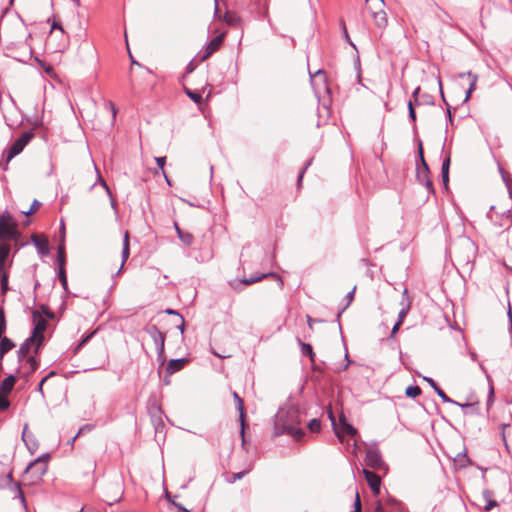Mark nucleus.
Returning a JSON list of instances; mask_svg holds the SVG:
<instances>
[{
	"label": "nucleus",
	"mask_w": 512,
	"mask_h": 512,
	"mask_svg": "<svg viewBox=\"0 0 512 512\" xmlns=\"http://www.w3.org/2000/svg\"><path fill=\"white\" fill-rule=\"evenodd\" d=\"M301 345V352L303 355L308 356L311 362L315 361V353L313 352L312 346L310 344L299 341Z\"/></svg>",
	"instance_id": "28"
},
{
	"label": "nucleus",
	"mask_w": 512,
	"mask_h": 512,
	"mask_svg": "<svg viewBox=\"0 0 512 512\" xmlns=\"http://www.w3.org/2000/svg\"><path fill=\"white\" fill-rule=\"evenodd\" d=\"M47 467V458H38L27 467L26 473L31 475L33 481H38L46 473Z\"/></svg>",
	"instance_id": "7"
},
{
	"label": "nucleus",
	"mask_w": 512,
	"mask_h": 512,
	"mask_svg": "<svg viewBox=\"0 0 512 512\" xmlns=\"http://www.w3.org/2000/svg\"><path fill=\"white\" fill-rule=\"evenodd\" d=\"M435 392L444 402L458 404L457 402L450 399L440 387H435Z\"/></svg>",
	"instance_id": "34"
},
{
	"label": "nucleus",
	"mask_w": 512,
	"mask_h": 512,
	"mask_svg": "<svg viewBox=\"0 0 512 512\" xmlns=\"http://www.w3.org/2000/svg\"><path fill=\"white\" fill-rule=\"evenodd\" d=\"M300 424L299 411L294 408L281 412L277 417V426L282 428V433L291 435L296 441H301L305 435Z\"/></svg>",
	"instance_id": "1"
},
{
	"label": "nucleus",
	"mask_w": 512,
	"mask_h": 512,
	"mask_svg": "<svg viewBox=\"0 0 512 512\" xmlns=\"http://www.w3.org/2000/svg\"><path fill=\"white\" fill-rule=\"evenodd\" d=\"M153 338L156 345L158 346L159 356L162 357L164 353L165 336L163 333L158 331L156 327H153Z\"/></svg>",
	"instance_id": "25"
},
{
	"label": "nucleus",
	"mask_w": 512,
	"mask_h": 512,
	"mask_svg": "<svg viewBox=\"0 0 512 512\" xmlns=\"http://www.w3.org/2000/svg\"><path fill=\"white\" fill-rule=\"evenodd\" d=\"M122 495H123V488H122V484L120 482L116 483L114 490H107L105 492V498L109 504H113V503L120 501L122 498Z\"/></svg>",
	"instance_id": "16"
},
{
	"label": "nucleus",
	"mask_w": 512,
	"mask_h": 512,
	"mask_svg": "<svg viewBox=\"0 0 512 512\" xmlns=\"http://www.w3.org/2000/svg\"><path fill=\"white\" fill-rule=\"evenodd\" d=\"M449 165H450V158H446L442 164V179L444 184L446 185L449 179Z\"/></svg>",
	"instance_id": "29"
},
{
	"label": "nucleus",
	"mask_w": 512,
	"mask_h": 512,
	"mask_svg": "<svg viewBox=\"0 0 512 512\" xmlns=\"http://www.w3.org/2000/svg\"><path fill=\"white\" fill-rule=\"evenodd\" d=\"M419 154H420V158H421V162L423 164V168H424V171H428V166L424 160V156H423V147H422V144L420 143L419 144Z\"/></svg>",
	"instance_id": "43"
},
{
	"label": "nucleus",
	"mask_w": 512,
	"mask_h": 512,
	"mask_svg": "<svg viewBox=\"0 0 512 512\" xmlns=\"http://www.w3.org/2000/svg\"><path fill=\"white\" fill-rule=\"evenodd\" d=\"M56 375V372L55 371H51L46 377H44L39 385H38V391L43 395V385L44 383L48 380V378L52 377V376H55Z\"/></svg>",
	"instance_id": "37"
},
{
	"label": "nucleus",
	"mask_w": 512,
	"mask_h": 512,
	"mask_svg": "<svg viewBox=\"0 0 512 512\" xmlns=\"http://www.w3.org/2000/svg\"><path fill=\"white\" fill-rule=\"evenodd\" d=\"M365 464H366V466H368L369 468H372L374 470H378V471H386L387 470V466H386L385 462L383 461L380 452L373 448L367 449L366 455H365Z\"/></svg>",
	"instance_id": "6"
},
{
	"label": "nucleus",
	"mask_w": 512,
	"mask_h": 512,
	"mask_svg": "<svg viewBox=\"0 0 512 512\" xmlns=\"http://www.w3.org/2000/svg\"><path fill=\"white\" fill-rule=\"evenodd\" d=\"M251 467L247 468L246 470H243L241 472H238V473H230L228 474L227 476V482L228 483H234L240 479H242L245 475H247L250 471H251Z\"/></svg>",
	"instance_id": "27"
},
{
	"label": "nucleus",
	"mask_w": 512,
	"mask_h": 512,
	"mask_svg": "<svg viewBox=\"0 0 512 512\" xmlns=\"http://www.w3.org/2000/svg\"><path fill=\"white\" fill-rule=\"evenodd\" d=\"M175 229H176V232L181 240V242L186 245V246H190L192 245L193 241H194V236L192 235V233L188 232V231H184L182 230L177 223H175Z\"/></svg>",
	"instance_id": "20"
},
{
	"label": "nucleus",
	"mask_w": 512,
	"mask_h": 512,
	"mask_svg": "<svg viewBox=\"0 0 512 512\" xmlns=\"http://www.w3.org/2000/svg\"><path fill=\"white\" fill-rule=\"evenodd\" d=\"M1 273V290L2 293L5 294L9 287H8V272L6 270L0 271Z\"/></svg>",
	"instance_id": "31"
},
{
	"label": "nucleus",
	"mask_w": 512,
	"mask_h": 512,
	"mask_svg": "<svg viewBox=\"0 0 512 512\" xmlns=\"http://www.w3.org/2000/svg\"><path fill=\"white\" fill-rule=\"evenodd\" d=\"M225 36L226 31L215 36L206 46L204 54L200 57V61H206L212 54L217 52L221 48Z\"/></svg>",
	"instance_id": "9"
},
{
	"label": "nucleus",
	"mask_w": 512,
	"mask_h": 512,
	"mask_svg": "<svg viewBox=\"0 0 512 512\" xmlns=\"http://www.w3.org/2000/svg\"><path fill=\"white\" fill-rule=\"evenodd\" d=\"M355 290H356V286H354V287L352 288L351 292L349 293V296H348V298H349V303H350V302H352V300H353Z\"/></svg>",
	"instance_id": "53"
},
{
	"label": "nucleus",
	"mask_w": 512,
	"mask_h": 512,
	"mask_svg": "<svg viewBox=\"0 0 512 512\" xmlns=\"http://www.w3.org/2000/svg\"><path fill=\"white\" fill-rule=\"evenodd\" d=\"M169 314H174L175 312L173 310H167Z\"/></svg>",
	"instance_id": "57"
},
{
	"label": "nucleus",
	"mask_w": 512,
	"mask_h": 512,
	"mask_svg": "<svg viewBox=\"0 0 512 512\" xmlns=\"http://www.w3.org/2000/svg\"><path fill=\"white\" fill-rule=\"evenodd\" d=\"M308 428L311 432L313 433H317L320 431L321 429V423L318 419H312L309 423H308Z\"/></svg>",
	"instance_id": "33"
},
{
	"label": "nucleus",
	"mask_w": 512,
	"mask_h": 512,
	"mask_svg": "<svg viewBox=\"0 0 512 512\" xmlns=\"http://www.w3.org/2000/svg\"><path fill=\"white\" fill-rule=\"evenodd\" d=\"M41 311L49 318H53L54 314L49 310V308L45 305L41 306Z\"/></svg>",
	"instance_id": "46"
},
{
	"label": "nucleus",
	"mask_w": 512,
	"mask_h": 512,
	"mask_svg": "<svg viewBox=\"0 0 512 512\" xmlns=\"http://www.w3.org/2000/svg\"><path fill=\"white\" fill-rule=\"evenodd\" d=\"M425 380L430 384V386L435 390V387H439L436 382L431 378H425Z\"/></svg>",
	"instance_id": "51"
},
{
	"label": "nucleus",
	"mask_w": 512,
	"mask_h": 512,
	"mask_svg": "<svg viewBox=\"0 0 512 512\" xmlns=\"http://www.w3.org/2000/svg\"><path fill=\"white\" fill-rule=\"evenodd\" d=\"M422 393L419 386H408L405 390V394L410 398H416Z\"/></svg>",
	"instance_id": "30"
},
{
	"label": "nucleus",
	"mask_w": 512,
	"mask_h": 512,
	"mask_svg": "<svg viewBox=\"0 0 512 512\" xmlns=\"http://www.w3.org/2000/svg\"><path fill=\"white\" fill-rule=\"evenodd\" d=\"M41 346H38V340L33 339L30 336L25 343H23L18 351L20 359H27L29 356H33L31 353L37 354Z\"/></svg>",
	"instance_id": "10"
},
{
	"label": "nucleus",
	"mask_w": 512,
	"mask_h": 512,
	"mask_svg": "<svg viewBox=\"0 0 512 512\" xmlns=\"http://www.w3.org/2000/svg\"><path fill=\"white\" fill-rule=\"evenodd\" d=\"M33 322L35 324L32 331V340H38V346H42L44 342V331L47 329L48 322L44 319L39 311H33Z\"/></svg>",
	"instance_id": "5"
},
{
	"label": "nucleus",
	"mask_w": 512,
	"mask_h": 512,
	"mask_svg": "<svg viewBox=\"0 0 512 512\" xmlns=\"http://www.w3.org/2000/svg\"><path fill=\"white\" fill-rule=\"evenodd\" d=\"M329 417H330V419L334 422V417H333L332 412H330V413H329Z\"/></svg>",
	"instance_id": "56"
},
{
	"label": "nucleus",
	"mask_w": 512,
	"mask_h": 512,
	"mask_svg": "<svg viewBox=\"0 0 512 512\" xmlns=\"http://www.w3.org/2000/svg\"><path fill=\"white\" fill-rule=\"evenodd\" d=\"M366 5L375 24L379 28L385 27L387 25V15L384 11L383 0H366Z\"/></svg>",
	"instance_id": "2"
},
{
	"label": "nucleus",
	"mask_w": 512,
	"mask_h": 512,
	"mask_svg": "<svg viewBox=\"0 0 512 512\" xmlns=\"http://www.w3.org/2000/svg\"><path fill=\"white\" fill-rule=\"evenodd\" d=\"M339 426L335 427V433L340 441H343L345 436H354L357 431L356 429L346 422L344 417H340Z\"/></svg>",
	"instance_id": "12"
},
{
	"label": "nucleus",
	"mask_w": 512,
	"mask_h": 512,
	"mask_svg": "<svg viewBox=\"0 0 512 512\" xmlns=\"http://www.w3.org/2000/svg\"><path fill=\"white\" fill-rule=\"evenodd\" d=\"M186 94L197 104H201L202 96L199 92L191 91L189 89H185Z\"/></svg>",
	"instance_id": "32"
},
{
	"label": "nucleus",
	"mask_w": 512,
	"mask_h": 512,
	"mask_svg": "<svg viewBox=\"0 0 512 512\" xmlns=\"http://www.w3.org/2000/svg\"><path fill=\"white\" fill-rule=\"evenodd\" d=\"M10 254V245L8 243L0 244V271L6 270L5 264Z\"/></svg>",
	"instance_id": "24"
},
{
	"label": "nucleus",
	"mask_w": 512,
	"mask_h": 512,
	"mask_svg": "<svg viewBox=\"0 0 512 512\" xmlns=\"http://www.w3.org/2000/svg\"><path fill=\"white\" fill-rule=\"evenodd\" d=\"M408 108H409V115H410L411 119H412L413 121H415V119H416V114H415V110H414V107H413V104H412V102H411V101L408 103Z\"/></svg>",
	"instance_id": "44"
},
{
	"label": "nucleus",
	"mask_w": 512,
	"mask_h": 512,
	"mask_svg": "<svg viewBox=\"0 0 512 512\" xmlns=\"http://www.w3.org/2000/svg\"><path fill=\"white\" fill-rule=\"evenodd\" d=\"M402 325L401 321H397L396 324L393 326L391 331V337L393 338L395 334L398 332L400 326Z\"/></svg>",
	"instance_id": "48"
},
{
	"label": "nucleus",
	"mask_w": 512,
	"mask_h": 512,
	"mask_svg": "<svg viewBox=\"0 0 512 512\" xmlns=\"http://www.w3.org/2000/svg\"><path fill=\"white\" fill-rule=\"evenodd\" d=\"M59 279L61 281L63 288L66 289L67 288V277H66V273L64 270V266H62V265H60Z\"/></svg>",
	"instance_id": "36"
},
{
	"label": "nucleus",
	"mask_w": 512,
	"mask_h": 512,
	"mask_svg": "<svg viewBox=\"0 0 512 512\" xmlns=\"http://www.w3.org/2000/svg\"><path fill=\"white\" fill-rule=\"evenodd\" d=\"M354 512H361V500L359 493L356 492L355 502H354Z\"/></svg>",
	"instance_id": "40"
},
{
	"label": "nucleus",
	"mask_w": 512,
	"mask_h": 512,
	"mask_svg": "<svg viewBox=\"0 0 512 512\" xmlns=\"http://www.w3.org/2000/svg\"><path fill=\"white\" fill-rule=\"evenodd\" d=\"M495 505H496V502L491 500V501H489V502L485 505V509H486V510H490V509H492Z\"/></svg>",
	"instance_id": "52"
},
{
	"label": "nucleus",
	"mask_w": 512,
	"mask_h": 512,
	"mask_svg": "<svg viewBox=\"0 0 512 512\" xmlns=\"http://www.w3.org/2000/svg\"><path fill=\"white\" fill-rule=\"evenodd\" d=\"M15 382H16L15 376H13V375L8 376L7 378H5L2 381V383L0 385V392L4 395L9 394L12 391Z\"/></svg>",
	"instance_id": "22"
},
{
	"label": "nucleus",
	"mask_w": 512,
	"mask_h": 512,
	"mask_svg": "<svg viewBox=\"0 0 512 512\" xmlns=\"http://www.w3.org/2000/svg\"><path fill=\"white\" fill-rule=\"evenodd\" d=\"M460 78L463 81L467 82L468 85H469V87L465 91V101H467L470 98V95H471L472 91L476 87L477 76L476 75H472L471 73H467V74H461Z\"/></svg>",
	"instance_id": "17"
},
{
	"label": "nucleus",
	"mask_w": 512,
	"mask_h": 512,
	"mask_svg": "<svg viewBox=\"0 0 512 512\" xmlns=\"http://www.w3.org/2000/svg\"><path fill=\"white\" fill-rule=\"evenodd\" d=\"M39 207H40V203L35 200L31 206V208L28 211H24V213L26 215H30V214L34 213L35 211H37L39 209Z\"/></svg>",
	"instance_id": "42"
},
{
	"label": "nucleus",
	"mask_w": 512,
	"mask_h": 512,
	"mask_svg": "<svg viewBox=\"0 0 512 512\" xmlns=\"http://www.w3.org/2000/svg\"><path fill=\"white\" fill-rule=\"evenodd\" d=\"M125 39L127 40V33H124ZM126 44L128 45V42L126 41Z\"/></svg>",
	"instance_id": "58"
},
{
	"label": "nucleus",
	"mask_w": 512,
	"mask_h": 512,
	"mask_svg": "<svg viewBox=\"0 0 512 512\" xmlns=\"http://www.w3.org/2000/svg\"><path fill=\"white\" fill-rule=\"evenodd\" d=\"M438 11H439V17L445 22V23H449V21L451 20V17L449 14H447L443 9H441L440 7H437Z\"/></svg>",
	"instance_id": "39"
},
{
	"label": "nucleus",
	"mask_w": 512,
	"mask_h": 512,
	"mask_svg": "<svg viewBox=\"0 0 512 512\" xmlns=\"http://www.w3.org/2000/svg\"><path fill=\"white\" fill-rule=\"evenodd\" d=\"M187 363L186 359H172L168 362L166 371L169 375L174 374L177 371H180L185 364Z\"/></svg>",
	"instance_id": "19"
},
{
	"label": "nucleus",
	"mask_w": 512,
	"mask_h": 512,
	"mask_svg": "<svg viewBox=\"0 0 512 512\" xmlns=\"http://www.w3.org/2000/svg\"><path fill=\"white\" fill-rule=\"evenodd\" d=\"M266 276H267L266 274H262L261 276H258V277H253V278H250V279H243L242 282L244 284H246V285H249V284H253V283H256V282L262 280Z\"/></svg>",
	"instance_id": "38"
},
{
	"label": "nucleus",
	"mask_w": 512,
	"mask_h": 512,
	"mask_svg": "<svg viewBox=\"0 0 512 512\" xmlns=\"http://www.w3.org/2000/svg\"><path fill=\"white\" fill-rule=\"evenodd\" d=\"M60 265L64 266V247L60 246L58 250Z\"/></svg>",
	"instance_id": "45"
},
{
	"label": "nucleus",
	"mask_w": 512,
	"mask_h": 512,
	"mask_svg": "<svg viewBox=\"0 0 512 512\" xmlns=\"http://www.w3.org/2000/svg\"><path fill=\"white\" fill-rule=\"evenodd\" d=\"M55 29H58L61 33H64V30H63V27L61 26V24L56 21H53L52 26H51V31L55 30Z\"/></svg>",
	"instance_id": "49"
},
{
	"label": "nucleus",
	"mask_w": 512,
	"mask_h": 512,
	"mask_svg": "<svg viewBox=\"0 0 512 512\" xmlns=\"http://www.w3.org/2000/svg\"><path fill=\"white\" fill-rule=\"evenodd\" d=\"M233 398L236 402V405H237V409L239 411V418H240V425H241V437H242V446L244 447L245 446V437H244V434H245V427H246V421H245V410H244V401L243 399L236 393V392H233Z\"/></svg>",
	"instance_id": "13"
},
{
	"label": "nucleus",
	"mask_w": 512,
	"mask_h": 512,
	"mask_svg": "<svg viewBox=\"0 0 512 512\" xmlns=\"http://www.w3.org/2000/svg\"><path fill=\"white\" fill-rule=\"evenodd\" d=\"M418 90H419V88H417V89L415 90L414 95H416V94L418 93Z\"/></svg>",
	"instance_id": "59"
},
{
	"label": "nucleus",
	"mask_w": 512,
	"mask_h": 512,
	"mask_svg": "<svg viewBox=\"0 0 512 512\" xmlns=\"http://www.w3.org/2000/svg\"><path fill=\"white\" fill-rule=\"evenodd\" d=\"M214 13L215 17H218L229 26H237L240 23L239 16L234 12L227 11L223 16H220L217 0H214Z\"/></svg>",
	"instance_id": "15"
},
{
	"label": "nucleus",
	"mask_w": 512,
	"mask_h": 512,
	"mask_svg": "<svg viewBox=\"0 0 512 512\" xmlns=\"http://www.w3.org/2000/svg\"><path fill=\"white\" fill-rule=\"evenodd\" d=\"M8 406H9V401L4 397V394H2L0 392V409L4 410V409L8 408Z\"/></svg>",
	"instance_id": "41"
},
{
	"label": "nucleus",
	"mask_w": 512,
	"mask_h": 512,
	"mask_svg": "<svg viewBox=\"0 0 512 512\" xmlns=\"http://www.w3.org/2000/svg\"><path fill=\"white\" fill-rule=\"evenodd\" d=\"M155 161L158 165V167L162 170L163 172V175L165 176V179L167 181L168 184H170V181L167 177V175L165 174V171H164V166H165V163H166V157H157L155 158Z\"/></svg>",
	"instance_id": "35"
},
{
	"label": "nucleus",
	"mask_w": 512,
	"mask_h": 512,
	"mask_svg": "<svg viewBox=\"0 0 512 512\" xmlns=\"http://www.w3.org/2000/svg\"><path fill=\"white\" fill-rule=\"evenodd\" d=\"M130 255V241H129V232L126 231L123 239V249H122V264L120 267V271L123 269V266Z\"/></svg>",
	"instance_id": "23"
},
{
	"label": "nucleus",
	"mask_w": 512,
	"mask_h": 512,
	"mask_svg": "<svg viewBox=\"0 0 512 512\" xmlns=\"http://www.w3.org/2000/svg\"><path fill=\"white\" fill-rule=\"evenodd\" d=\"M362 473H363L372 493L375 496L379 495L380 494V486H381L380 476L368 469H363Z\"/></svg>",
	"instance_id": "11"
},
{
	"label": "nucleus",
	"mask_w": 512,
	"mask_h": 512,
	"mask_svg": "<svg viewBox=\"0 0 512 512\" xmlns=\"http://www.w3.org/2000/svg\"><path fill=\"white\" fill-rule=\"evenodd\" d=\"M408 309H409V307H408L407 309H404V308H403V309L399 312V315H398V321H401V323H403V320H404V318H405V317H406V315H407Z\"/></svg>",
	"instance_id": "47"
},
{
	"label": "nucleus",
	"mask_w": 512,
	"mask_h": 512,
	"mask_svg": "<svg viewBox=\"0 0 512 512\" xmlns=\"http://www.w3.org/2000/svg\"><path fill=\"white\" fill-rule=\"evenodd\" d=\"M14 343L7 337L1 335L0 337V359L9 352L12 348H14Z\"/></svg>",
	"instance_id": "26"
},
{
	"label": "nucleus",
	"mask_w": 512,
	"mask_h": 512,
	"mask_svg": "<svg viewBox=\"0 0 512 512\" xmlns=\"http://www.w3.org/2000/svg\"><path fill=\"white\" fill-rule=\"evenodd\" d=\"M33 137L34 134L32 132L23 133L21 137H19L10 147L7 156V162H9L12 158L20 154Z\"/></svg>",
	"instance_id": "8"
},
{
	"label": "nucleus",
	"mask_w": 512,
	"mask_h": 512,
	"mask_svg": "<svg viewBox=\"0 0 512 512\" xmlns=\"http://www.w3.org/2000/svg\"><path fill=\"white\" fill-rule=\"evenodd\" d=\"M92 166H93V169L95 170V172L97 174V179L101 180V176L98 173L97 167L94 164Z\"/></svg>",
	"instance_id": "54"
},
{
	"label": "nucleus",
	"mask_w": 512,
	"mask_h": 512,
	"mask_svg": "<svg viewBox=\"0 0 512 512\" xmlns=\"http://www.w3.org/2000/svg\"><path fill=\"white\" fill-rule=\"evenodd\" d=\"M311 84L319 101L324 100L325 97L329 95L330 88L328 85L327 76L324 71H317L311 77Z\"/></svg>",
	"instance_id": "3"
},
{
	"label": "nucleus",
	"mask_w": 512,
	"mask_h": 512,
	"mask_svg": "<svg viewBox=\"0 0 512 512\" xmlns=\"http://www.w3.org/2000/svg\"><path fill=\"white\" fill-rule=\"evenodd\" d=\"M427 187L428 188H431L432 187V182L430 180L427 181Z\"/></svg>",
	"instance_id": "55"
},
{
	"label": "nucleus",
	"mask_w": 512,
	"mask_h": 512,
	"mask_svg": "<svg viewBox=\"0 0 512 512\" xmlns=\"http://www.w3.org/2000/svg\"><path fill=\"white\" fill-rule=\"evenodd\" d=\"M18 235L17 224L8 213H4L0 216V239H14Z\"/></svg>",
	"instance_id": "4"
},
{
	"label": "nucleus",
	"mask_w": 512,
	"mask_h": 512,
	"mask_svg": "<svg viewBox=\"0 0 512 512\" xmlns=\"http://www.w3.org/2000/svg\"><path fill=\"white\" fill-rule=\"evenodd\" d=\"M32 241L42 254L48 253V239L43 235H32Z\"/></svg>",
	"instance_id": "18"
},
{
	"label": "nucleus",
	"mask_w": 512,
	"mask_h": 512,
	"mask_svg": "<svg viewBox=\"0 0 512 512\" xmlns=\"http://www.w3.org/2000/svg\"><path fill=\"white\" fill-rule=\"evenodd\" d=\"M172 504L175 509L174 512H189L186 508H183L182 506L175 504L174 502H172Z\"/></svg>",
	"instance_id": "50"
},
{
	"label": "nucleus",
	"mask_w": 512,
	"mask_h": 512,
	"mask_svg": "<svg viewBox=\"0 0 512 512\" xmlns=\"http://www.w3.org/2000/svg\"><path fill=\"white\" fill-rule=\"evenodd\" d=\"M23 360L25 362L20 366L18 373L21 374V376L24 378L28 379L29 376L37 370L38 362L35 356H29L27 359Z\"/></svg>",
	"instance_id": "14"
},
{
	"label": "nucleus",
	"mask_w": 512,
	"mask_h": 512,
	"mask_svg": "<svg viewBox=\"0 0 512 512\" xmlns=\"http://www.w3.org/2000/svg\"><path fill=\"white\" fill-rule=\"evenodd\" d=\"M14 0H11V3L13 2ZM49 0H20V3L23 7V9L27 10V11H33V10H36L37 8H39L41 6V4L43 3H48Z\"/></svg>",
	"instance_id": "21"
}]
</instances>
